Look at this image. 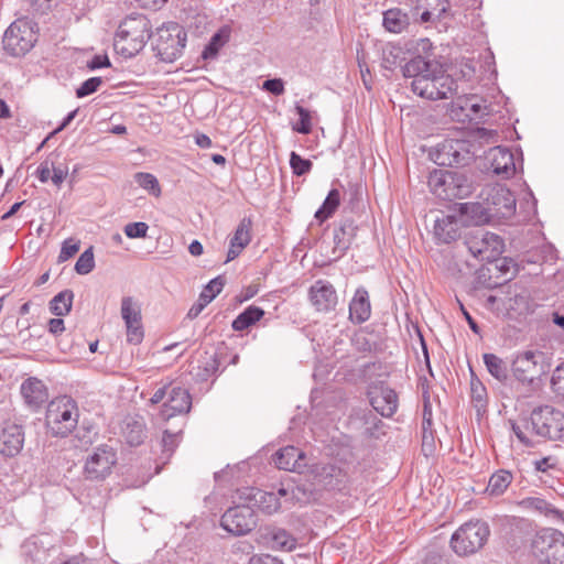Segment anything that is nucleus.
<instances>
[{"label": "nucleus", "instance_id": "1", "mask_svg": "<svg viewBox=\"0 0 564 564\" xmlns=\"http://www.w3.org/2000/svg\"><path fill=\"white\" fill-rule=\"evenodd\" d=\"M402 75L412 79V91L425 99H447L457 93L456 79L445 74L438 63L421 55L410 58L402 66Z\"/></svg>", "mask_w": 564, "mask_h": 564}, {"label": "nucleus", "instance_id": "44", "mask_svg": "<svg viewBox=\"0 0 564 564\" xmlns=\"http://www.w3.org/2000/svg\"><path fill=\"white\" fill-rule=\"evenodd\" d=\"M295 111L300 117V120L293 126V130L302 133V134H308L312 131V118L311 112L302 107L301 105H295Z\"/></svg>", "mask_w": 564, "mask_h": 564}, {"label": "nucleus", "instance_id": "29", "mask_svg": "<svg viewBox=\"0 0 564 564\" xmlns=\"http://www.w3.org/2000/svg\"><path fill=\"white\" fill-rule=\"evenodd\" d=\"M434 236L438 242L451 243L460 237V224L453 215H446L436 219Z\"/></svg>", "mask_w": 564, "mask_h": 564}, {"label": "nucleus", "instance_id": "38", "mask_svg": "<svg viewBox=\"0 0 564 564\" xmlns=\"http://www.w3.org/2000/svg\"><path fill=\"white\" fill-rule=\"evenodd\" d=\"M521 505L528 509L535 510L545 516H551L556 519H564V512L553 507L546 500L538 497H529L521 501Z\"/></svg>", "mask_w": 564, "mask_h": 564}, {"label": "nucleus", "instance_id": "11", "mask_svg": "<svg viewBox=\"0 0 564 564\" xmlns=\"http://www.w3.org/2000/svg\"><path fill=\"white\" fill-rule=\"evenodd\" d=\"M479 198L486 202L492 220L509 219L516 213V197L505 186H487L481 189Z\"/></svg>", "mask_w": 564, "mask_h": 564}, {"label": "nucleus", "instance_id": "16", "mask_svg": "<svg viewBox=\"0 0 564 564\" xmlns=\"http://www.w3.org/2000/svg\"><path fill=\"white\" fill-rule=\"evenodd\" d=\"M240 501L248 502L253 510L258 509L267 514H272L281 508V501L275 492H268L254 487L238 490Z\"/></svg>", "mask_w": 564, "mask_h": 564}, {"label": "nucleus", "instance_id": "2", "mask_svg": "<svg viewBox=\"0 0 564 564\" xmlns=\"http://www.w3.org/2000/svg\"><path fill=\"white\" fill-rule=\"evenodd\" d=\"M151 37V23L143 14H131L118 26L115 50L126 58L140 53Z\"/></svg>", "mask_w": 564, "mask_h": 564}, {"label": "nucleus", "instance_id": "24", "mask_svg": "<svg viewBox=\"0 0 564 564\" xmlns=\"http://www.w3.org/2000/svg\"><path fill=\"white\" fill-rule=\"evenodd\" d=\"M305 454L295 446H285L273 455L274 465L279 469L303 473L306 467Z\"/></svg>", "mask_w": 564, "mask_h": 564}, {"label": "nucleus", "instance_id": "49", "mask_svg": "<svg viewBox=\"0 0 564 564\" xmlns=\"http://www.w3.org/2000/svg\"><path fill=\"white\" fill-rule=\"evenodd\" d=\"M102 84V79L100 77H90L86 79L77 89L76 97L84 98L89 96L98 90L100 85Z\"/></svg>", "mask_w": 564, "mask_h": 564}, {"label": "nucleus", "instance_id": "41", "mask_svg": "<svg viewBox=\"0 0 564 564\" xmlns=\"http://www.w3.org/2000/svg\"><path fill=\"white\" fill-rule=\"evenodd\" d=\"M135 183L148 191L151 195L159 197L161 195V186L159 184L158 178L151 174L145 172H138L134 174Z\"/></svg>", "mask_w": 564, "mask_h": 564}, {"label": "nucleus", "instance_id": "17", "mask_svg": "<svg viewBox=\"0 0 564 564\" xmlns=\"http://www.w3.org/2000/svg\"><path fill=\"white\" fill-rule=\"evenodd\" d=\"M192 408V397L187 389L172 384L170 388V392L167 399L162 405L160 411V416L164 421H169L170 419L187 414Z\"/></svg>", "mask_w": 564, "mask_h": 564}, {"label": "nucleus", "instance_id": "30", "mask_svg": "<svg viewBox=\"0 0 564 564\" xmlns=\"http://www.w3.org/2000/svg\"><path fill=\"white\" fill-rule=\"evenodd\" d=\"M356 231L357 226L351 219L340 221L339 227L334 230V253L337 252V257L343 256L348 250Z\"/></svg>", "mask_w": 564, "mask_h": 564}, {"label": "nucleus", "instance_id": "36", "mask_svg": "<svg viewBox=\"0 0 564 564\" xmlns=\"http://www.w3.org/2000/svg\"><path fill=\"white\" fill-rule=\"evenodd\" d=\"M513 476L506 469H500L491 475L489 478L486 491L490 496H501L510 486Z\"/></svg>", "mask_w": 564, "mask_h": 564}, {"label": "nucleus", "instance_id": "10", "mask_svg": "<svg viewBox=\"0 0 564 564\" xmlns=\"http://www.w3.org/2000/svg\"><path fill=\"white\" fill-rule=\"evenodd\" d=\"M186 44V32L175 22L158 30L155 44L156 55L162 62L173 63L177 59Z\"/></svg>", "mask_w": 564, "mask_h": 564}, {"label": "nucleus", "instance_id": "20", "mask_svg": "<svg viewBox=\"0 0 564 564\" xmlns=\"http://www.w3.org/2000/svg\"><path fill=\"white\" fill-rule=\"evenodd\" d=\"M369 401L373 410L384 417H391L398 409L397 392L381 383L369 391Z\"/></svg>", "mask_w": 564, "mask_h": 564}, {"label": "nucleus", "instance_id": "48", "mask_svg": "<svg viewBox=\"0 0 564 564\" xmlns=\"http://www.w3.org/2000/svg\"><path fill=\"white\" fill-rule=\"evenodd\" d=\"M79 248H80V242L78 240H74L72 238L66 239L62 243V248H61V251L58 254V262L59 263L65 262L68 259H70L72 257H74L79 251Z\"/></svg>", "mask_w": 564, "mask_h": 564}, {"label": "nucleus", "instance_id": "39", "mask_svg": "<svg viewBox=\"0 0 564 564\" xmlns=\"http://www.w3.org/2000/svg\"><path fill=\"white\" fill-rule=\"evenodd\" d=\"M340 204V193L338 189L333 188L329 191L328 195L326 196L323 205L316 210L315 218L323 223L329 217L333 216V214L336 212Z\"/></svg>", "mask_w": 564, "mask_h": 564}, {"label": "nucleus", "instance_id": "28", "mask_svg": "<svg viewBox=\"0 0 564 564\" xmlns=\"http://www.w3.org/2000/svg\"><path fill=\"white\" fill-rule=\"evenodd\" d=\"M459 216L464 221H470L475 225H482L492 220L486 202H468L457 204Z\"/></svg>", "mask_w": 564, "mask_h": 564}, {"label": "nucleus", "instance_id": "25", "mask_svg": "<svg viewBox=\"0 0 564 564\" xmlns=\"http://www.w3.org/2000/svg\"><path fill=\"white\" fill-rule=\"evenodd\" d=\"M488 159L496 175L509 178L516 173L514 156L509 149L496 147L489 151Z\"/></svg>", "mask_w": 564, "mask_h": 564}, {"label": "nucleus", "instance_id": "15", "mask_svg": "<svg viewBox=\"0 0 564 564\" xmlns=\"http://www.w3.org/2000/svg\"><path fill=\"white\" fill-rule=\"evenodd\" d=\"M121 317L126 324L127 341L132 345H139L144 337L141 308L131 296H126L121 300Z\"/></svg>", "mask_w": 564, "mask_h": 564}, {"label": "nucleus", "instance_id": "7", "mask_svg": "<svg viewBox=\"0 0 564 564\" xmlns=\"http://www.w3.org/2000/svg\"><path fill=\"white\" fill-rule=\"evenodd\" d=\"M531 547L541 564H564V534L560 530H540L533 538Z\"/></svg>", "mask_w": 564, "mask_h": 564}, {"label": "nucleus", "instance_id": "56", "mask_svg": "<svg viewBox=\"0 0 564 564\" xmlns=\"http://www.w3.org/2000/svg\"><path fill=\"white\" fill-rule=\"evenodd\" d=\"M467 107L469 108L471 115L475 118L481 119V118H484V116L489 115L488 106L486 105V101L473 102V99H470L467 102Z\"/></svg>", "mask_w": 564, "mask_h": 564}, {"label": "nucleus", "instance_id": "32", "mask_svg": "<svg viewBox=\"0 0 564 564\" xmlns=\"http://www.w3.org/2000/svg\"><path fill=\"white\" fill-rule=\"evenodd\" d=\"M264 315V311L256 305H250L245 308L232 322L231 327L234 330L242 332L250 326L254 325Z\"/></svg>", "mask_w": 564, "mask_h": 564}, {"label": "nucleus", "instance_id": "61", "mask_svg": "<svg viewBox=\"0 0 564 564\" xmlns=\"http://www.w3.org/2000/svg\"><path fill=\"white\" fill-rule=\"evenodd\" d=\"M47 326L48 332L55 336L65 330L64 321L62 318H51Z\"/></svg>", "mask_w": 564, "mask_h": 564}, {"label": "nucleus", "instance_id": "50", "mask_svg": "<svg viewBox=\"0 0 564 564\" xmlns=\"http://www.w3.org/2000/svg\"><path fill=\"white\" fill-rule=\"evenodd\" d=\"M149 226L143 221L129 223L124 226V234L128 238H144L147 236Z\"/></svg>", "mask_w": 564, "mask_h": 564}, {"label": "nucleus", "instance_id": "60", "mask_svg": "<svg viewBox=\"0 0 564 564\" xmlns=\"http://www.w3.org/2000/svg\"><path fill=\"white\" fill-rule=\"evenodd\" d=\"M108 66H110V61L107 55H95L93 59L88 63V67L90 69H97Z\"/></svg>", "mask_w": 564, "mask_h": 564}, {"label": "nucleus", "instance_id": "26", "mask_svg": "<svg viewBox=\"0 0 564 564\" xmlns=\"http://www.w3.org/2000/svg\"><path fill=\"white\" fill-rule=\"evenodd\" d=\"M371 316V303L368 291L360 286L349 303V319L355 325L367 322Z\"/></svg>", "mask_w": 564, "mask_h": 564}, {"label": "nucleus", "instance_id": "6", "mask_svg": "<svg viewBox=\"0 0 564 564\" xmlns=\"http://www.w3.org/2000/svg\"><path fill=\"white\" fill-rule=\"evenodd\" d=\"M490 529L481 520L469 521L459 527L451 539V546L458 555H469L479 551L487 542Z\"/></svg>", "mask_w": 564, "mask_h": 564}, {"label": "nucleus", "instance_id": "53", "mask_svg": "<svg viewBox=\"0 0 564 564\" xmlns=\"http://www.w3.org/2000/svg\"><path fill=\"white\" fill-rule=\"evenodd\" d=\"M471 398L477 403H482L486 398V388L478 379H471Z\"/></svg>", "mask_w": 564, "mask_h": 564}, {"label": "nucleus", "instance_id": "43", "mask_svg": "<svg viewBox=\"0 0 564 564\" xmlns=\"http://www.w3.org/2000/svg\"><path fill=\"white\" fill-rule=\"evenodd\" d=\"M228 35L224 34L223 31L215 33L208 45L205 46L202 52L204 59L215 58L218 54L219 48L227 42Z\"/></svg>", "mask_w": 564, "mask_h": 564}, {"label": "nucleus", "instance_id": "12", "mask_svg": "<svg viewBox=\"0 0 564 564\" xmlns=\"http://www.w3.org/2000/svg\"><path fill=\"white\" fill-rule=\"evenodd\" d=\"M220 525L234 535L248 534L257 525L256 511L248 502L241 501L225 511L220 518Z\"/></svg>", "mask_w": 564, "mask_h": 564}, {"label": "nucleus", "instance_id": "5", "mask_svg": "<svg viewBox=\"0 0 564 564\" xmlns=\"http://www.w3.org/2000/svg\"><path fill=\"white\" fill-rule=\"evenodd\" d=\"M36 24L29 19H17L6 30L2 44L6 53L13 57L28 54L37 41Z\"/></svg>", "mask_w": 564, "mask_h": 564}, {"label": "nucleus", "instance_id": "54", "mask_svg": "<svg viewBox=\"0 0 564 564\" xmlns=\"http://www.w3.org/2000/svg\"><path fill=\"white\" fill-rule=\"evenodd\" d=\"M263 89L275 96H280L284 93V83L280 78L267 79L263 83Z\"/></svg>", "mask_w": 564, "mask_h": 564}, {"label": "nucleus", "instance_id": "59", "mask_svg": "<svg viewBox=\"0 0 564 564\" xmlns=\"http://www.w3.org/2000/svg\"><path fill=\"white\" fill-rule=\"evenodd\" d=\"M556 465L555 459L551 456L544 457L540 460L534 462L535 469L538 471L545 473L551 468H554Z\"/></svg>", "mask_w": 564, "mask_h": 564}, {"label": "nucleus", "instance_id": "4", "mask_svg": "<svg viewBox=\"0 0 564 564\" xmlns=\"http://www.w3.org/2000/svg\"><path fill=\"white\" fill-rule=\"evenodd\" d=\"M78 416V406L72 398H57L48 403L46 426L54 436L65 437L77 426Z\"/></svg>", "mask_w": 564, "mask_h": 564}, {"label": "nucleus", "instance_id": "27", "mask_svg": "<svg viewBox=\"0 0 564 564\" xmlns=\"http://www.w3.org/2000/svg\"><path fill=\"white\" fill-rule=\"evenodd\" d=\"M251 219L243 218L229 241L226 263L235 260L251 241Z\"/></svg>", "mask_w": 564, "mask_h": 564}, {"label": "nucleus", "instance_id": "35", "mask_svg": "<svg viewBox=\"0 0 564 564\" xmlns=\"http://www.w3.org/2000/svg\"><path fill=\"white\" fill-rule=\"evenodd\" d=\"M74 292L69 289L57 293L48 303L50 312L55 316L67 315L73 305Z\"/></svg>", "mask_w": 564, "mask_h": 564}, {"label": "nucleus", "instance_id": "37", "mask_svg": "<svg viewBox=\"0 0 564 564\" xmlns=\"http://www.w3.org/2000/svg\"><path fill=\"white\" fill-rule=\"evenodd\" d=\"M484 362L488 372L500 382H506L508 379V367L506 362L495 354H484Z\"/></svg>", "mask_w": 564, "mask_h": 564}, {"label": "nucleus", "instance_id": "8", "mask_svg": "<svg viewBox=\"0 0 564 564\" xmlns=\"http://www.w3.org/2000/svg\"><path fill=\"white\" fill-rule=\"evenodd\" d=\"M465 245L474 258L485 262L496 261L505 247L500 236L484 228L471 230L465 238Z\"/></svg>", "mask_w": 564, "mask_h": 564}, {"label": "nucleus", "instance_id": "3", "mask_svg": "<svg viewBox=\"0 0 564 564\" xmlns=\"http://www.w3.org/2000/svg\"><path fill=\"white\" fill-rule=\"evenodd\" d=\"M427 184L431 192L444 200L462 199L473 192L470 180L458 171L434 170L429 175Z\"/></svg>", "mask_w": 564, "mask_h": 564}, {"label": "nucleus", "instance_id": "63", "mask_svg": "<svg viewBox=\"0 0 564 564\" xmlns=\"http://www.w3.org/2000/svg\"><path fill=\"white\" fill-rule=\"evenodd\" d=\"M206 306L207 304L203 302L200 297H198V301L194 303L192 307L188 310L187 317L189 319L196 318Z\"/></svg>", "mask_w": 564, "mask_h": 564}, {"label": "nucleus", "instance_id": "42", "mask_svg": "<svg viewBox=\"0 0 564 564\" xmlns=\"http://www.w3.org/2000/svg\"><path fill=\"white\" fill-rule=\"evenodd\" d=\"M225 283L226 281L221 275L216 276L207 283V285L200 292L199 297L208 305L216 297V295L221 292Z\"/></svg>", "mask_w": 564, "mask_h": 564}, {"label": "nucleus", "instance_id": "14", "mask_svg": "<svg viewBox=\"0 0 564 564\" xmlns=\"http://www.w3.org/2000/svg\"><path fill=\"white\" fill-rule=\"evenodd\" d=\"M470 160L466 142L457 139L444 140L436 147L434 161L442 166L465 165Z\"/></svg>", "mask_w": 564, "mask_h": 564}, {"label": "nucleus", "instance_id": "33", "mask_svg": "<svg viewBox=\"0 0 564 564\" xmlns=\"http://www.w3.org/2000/svg\"><path fill=\"white\" fill-rule=\"evenodd\" d=\"M220 361L218 354L215 351H205L198 359L196 376L202 381H206L218 371Z\"/></svg>", "mask_w": 564, "mask_h": 564}, {"label": "nucleus", "instance_id": "21", "mask_svg": "<svg viewBox=\"0 0 564 564\" xmlns=\"http://www.w3.org/2000/svg\"><path fill=\"white\" fill-rule=\"evenodd\" d=\"M449 10L448 0H416L413 14L420 23H435L444 19Z\"/></svg>", "mask_w": 564, "mask_h": 564}, {"label": "nucleus", "instance_id": "40", "mask_svg": "<svg viewBox=\"0 0 564 564\" xmlns=\"http://www.w3.org/2000/svg\"><path fill=\"white\" fill-rule=\"evenodd\" d=\"M269 541L272 549L292 551L296 546V540L284 529H273L269 532Z\"/></svg>", "mask_w": 564, "mask_h": 564}, {"label": "nucleus", "instance_id": "46", "mask_svg": "<svg viewBox=\"0 0 564 564\" xmlns=\"http://www.w3.org/2000/svg\"><path fill=\"white\" fill-rule=\"evenodd\" d=\"M290 165L293 174L296 176H302L310 173L313 167L311 160L302 158L294 151H292L290 154Z\"/></svg>", "mask_w": 564, "mask_h": 564}, {"label": "nucleus", "instance_id": "52", "mask_svg": "<svg viewBox=\"0 0 564 564\" xmlns=\"http://www.w3.org/2000/svg\"><path fill=\"white\" fill-rule=\"evenodd\" d=\"M364 420L366 424H372V426H368L365 430V434L370 437H378L375 433V430H377L380 425H382V421L379 420L372 411H367L364 414Z\"/></svg>", "mask_w": 564, "mask_h": 564}, {"label": "nucleus", "instance_id": "64", "mask_svg": "<svg viewBox=\"0 0 564 564\" xmlns=\"http://www.w3.org/2000/svg\"><path fill=\"white\" fill-rule=\"evenodd\" d=\"M424 564H446V561L437 552H429L424 558Z\"/></svg>", "mask_w": 564, "mask_h": 564}, {"label": "nucleus", "instance_id": "47", "mask_svg": "<svg viewBox=\"0 0 564 564\" xmlns=\"http://www.w3.org/2000/svg\"><path fill=\"white\" fill-rule=\"evenodd\" d=\"M181 432L182 431L172 433L169 430H165L163 432L161 445H162L163 453L166 454L167 457L171 456L173 454V452L175 451V448L177 447L178 436H180Z\"/></svg>", "mask_w": 564, "mask_h": 564}, {"label": "nucleus", "instance_id": "62", "mask_svg": "<svg viewBox=\"0 0 564 564\" xmlns=\"http://www.w3.org/2000/svg\"><path fill=\"white\" fill-rule=\"evenodd\" d=\"M512 431L514 432L518 440L527 447L534 446V442L528 437V435L522 431V429L516 424L512 425Z\"/></svg>", "mask_w": 564, "mask_h": 564}, {"label": "nucleus", "instance_id": "57", "mask_svg": "<svg viewBox=\"0 0 564 564\" xmlns=\"http://www.w3.org/2000/svg\"><path fill=\"white\" fill-rule=\"evenodd\" d=\"M52 172H53V175H51V180L54 183V185L59 187L62 185V183L64 182V180L66 178V176L68 174V170L66 167H61V166L56 167L53 164Z\"/></svg>", "mask_w": 564, "mask_h": 564}, {"label": "nucleus", "instance_id": "51", "mask_svg": "<svg viewBox=\"0 0 564 564\" xmlns=\"http://www.w3.org/2000/svg\"><path fill=\"white\" fill-rule=\"evenodd\" d=\"M551 386L556 394L564 397V364L557 366L553 371Z\"/></svg>", "mask_w": 564, "mask_h": 564}, {"label": "nucleus", "instance_id": "31", "mask_svg": "<svg viewBox=\"0 0 564 564\" xmlns=\"http://www.w3.org/2000/svg\"><path fill=\"white\" fill-rule=\"evenodd\" d=\"M410 25L406 12L399 8H392L383 12V26L391 33H401Z\"/></svg>", "mask_w": 564, "mask_h": 564}, {"label": "nucleus", "instance_id": "58", "mask_svg": "<svg viewBox=\"0 0 564 564\" xmlns=\"http://www.w3.org/2000/svg\"><path fill=\"white\" fill-rule=\"evenodd\" d=\"M170 388H172V383L165 384L162 388H159L151 397L150 402L152 404H156V403H160L161 401H163L164 399H167Z\"/></svg>", "mask_w": 564, "mask_h": 564}, {"label": "nucleus", "instance_id": "18", "mask_svg": "<svg viewBox=\"0 0 564 564\" xmlns=\"http://www.w3.org/2000/svg\"><path fill=\"white\" fill-rule=\"evenodd\" d=\"M308 297L315 310L323 313L334 311L338 303L335 288L325 280H317L311 285Z\"/></svg>", "mask_w": 564, "mask_h": 564}, {"label": "nucleus", "instance_id": "23", "mask_svg": "<svg viewBox=\"0 0 564 564\" xmlns=\"http://www.w3.org/2000/svg\"><path fill=\"white\" fill-rule=\"evenodd\" d=\"M536 356L534 351L528 350L514 358L511 370L517 380L531 383L539 376Z\"/></svg>", "mask_w": 564, "mask_h": 564}, {"label": "nucleus", "instance_id": "34", "mask_svg": "<svg viewBox=\"0 0 564 564\" xmlns=\"http://www.w3.org/2000/svg\"><path fill=\"white\" fill-rule=\"evenodd\" d=\"M406 59L404 50L393 43H388L382 48V67L388 70H393L395 67L401 66L402 63Z\"/></svg>", "mask_w": 564, "mask_h": 564}, {"label": "nucleus", "instance_id": "19", "mask_svg": "<svg viewBox=\"0 0 564 564\" xmlns=\"http://www.w3.org/2000/svg\"><path fill=\"white\" fill-rule=\"evenodd\" d=\"M23 444V426L13 422H7L0 432V454L3 457H14L22 451Z\"/></svg>", "mask_w": 564, "mask_h": 564}, {"label": "nucleus", "instance_id": "55", "mask_svg": "<svg viewBox=\"0 0 564 564\" xmlns=\"http://www.w3.org/2000/svg\"><path fill=\"white\" fill-rule=\"evenodd\" d=\"M52 167L53 161H50L48 159H46L39 165L35 174L40 182L46 183L51 178Z\"/></svg>", "mask_w": 564, "mask_h": 564}, {"label": "nucleus", "instance_id": "45", "mask_svg": "<svg viewBox=\"0 0 564 564\" xmlns=\"http://www.w3.org/2000/svg\"><path fill=\"white\" fill-rule=\"evenodd\" d=\"M95 268V259L93 247L86 249L77 259L75 263V271L78 274L85 275L90 273Z\"/></svg>", "mask_w": 564, "mask_h": 564}, {"label": "nucleus", "instance_id": "9", "mask_svg": "<svg viewBox=\"0 0 564 564\" xmlns=\"http://www.w3.org/2000/svg\"><path fill=\"white\" fill-rule=\"evenodd\" d=\"M525 429L540 437L558 440L563 432V413L549 405L534 409Z\"/></svg>", "mask_w": 564, "mask_h": 564}, {"label": "nucleus", "instance_id": "13", "mask_svg": "<svg viewBox=\"0 0 564 564\" xmlns=\"http://www.w3.org/2000/svg\"><path fill=\"white\" fill-rule=\"evenodd\" d=\"M116 451L107 445H100L86 458L84 476L88 480L100 481L106 479L117 463Z\"/></svg>", "mask_w": 564, "mask_h": 564}, {"label": "nucleus", "instance_id": "22", "mask_svg": "<svg viewBox=\"0 0 564 564\" xmlns=\"http://www.w3.org/2000/svg\"><path fill=\"white\" fill-rule=\"evenodd\" d=\"M21 395L32 411H37L48 400V390L44 382L35 377L24 380L20 388Z\"/></svg>", "mask_w": 564, "mask_h": 564}]
</instances>
